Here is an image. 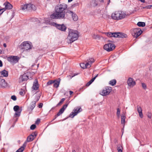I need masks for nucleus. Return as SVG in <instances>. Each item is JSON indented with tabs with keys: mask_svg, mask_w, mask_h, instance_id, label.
<instances>
[{
	"mask_svg": "<svg viewBox=\"0 0 152 152\" xmlns=\"http://www.w3.org/2000/svg\"><path fill=\"white\" fill-rule=\"evenodd\" d=\"M67 7V5L64 3L57 5L55 9L56 13L52 14L50 16V18L52 19H65V10Z\"/></svg>",
	"mask_w": 152,
	"mask_h": 152,
	"instance_id": "nucleus-1",
	"label": "nucleus"
},
{
	"mask_svg": "<svg viewBox=\"0 0 152 152\" xmlns=\"http://www.w3.org/2000/svg\"><path fill=\"white\" fill-rule=\"evenodd\" d=\"M78 37L77 31L69 29L68 35L67 37V41L68 43H71L77 40Z\"/></svg>",
	"mask_w": 152,
	"mask_h": 152,
	"instance_id": "nucleus-2",
	"label": "nucleus"
},
{
	"mask_svg": "<svg viewBox=\"0 0 152 152\" xmlns=\"http://www.w3.org/2000/svg\"><path fill=\"white\" fill-rule=\"evenodd\" d=\"M126 15L125 12L121 11H118L112 13L111 17L114 20H120L124 18Z\"/></svg>",
	"mask_w": 152,
	"mask_h": 152,
	"instance_id": "nucleus-3",
	"label": "nucleus"
},
{
	"mask_svg": "<svg viewBox=\"0 0 152 152\" xmlns=\"http://www.w3.org/2000/svg\"><path fill=\"white\" fill-rule=\"evenodd\" d=\"M94 61L95 60L94 58H90L87 60L86 63H81L80 64V66L83 69H85L87 67L90 68L92 63L94 62Z\"/></svg>",
	"mask_w": 152,
	"mask_h": 152,
	"instance_id": "nucleus-4",
	"label": "nucleus"
},
{
	"mask_svg": "<svg viewBox=\"0 0 152 152\" xmlns=\"http://www.w3.org/2000/svg\"><path fill=\"white\" fill-rule=\"evenodd\" d=\"M19 48L21 49H23L24 50H27L31 48L30 44L28 42H22L19 46Z\"/></svg>",
	"mask_w": 152,
	"mask_h": 152,
	"instance_id": "nucleus-5",
	"label": "nucleus"
},
{
	"mask_svg": "<svg viewBox=\"0 0 152 152\" xmlns=\"http://www.w3.org/2000/svg\"><path fill=\"white\" fill-rule=\"evenodd\" d=\"M73 112H72L69 115V117L73 118L78 113L82 111V109L80 107H75L73 110Z\"/></svg>",
	"mask_w": 152,
	"mask_h": 152,
	"instance_id": "nucleus-6",
	"label": "nucleus"
},
{
	"mask_svg": "<svg viewBox=\"0 0 152 152\" xmlns=\"http://www.w3.org/2000/svg\"><path fill=\"white\" fill-rule=\"evenodd\" d=\"M142 33V31L139 28L134 29L132 31V35L134 37L136 38L138 37Z\"/></svg>",
	"mask_w": 152,
	"mask_h": 152,
	"instance_id": "nucleus-7",
	"label": "nucleus"
},
{
	"mask_svg": "<svg viewBox=\"0 0 152 152\" xmlns=\"http://www.w3.org/2000/svg\"><path fill=\"white\" fill-rule=\"evenodd\" d=\"M104 49L108 52H110L113 50L115 48V45L110 43H109L105 44L104 46Z\"/></svg>",
	"mask_w": 152,
	"mask_h": 152,
	"instance_id": "nucleus-8",
	"label": "nucleus"
},
{
	"mask_svg": "<svg viewBox=\"0 0 152 152\" xmlns=\"http://www.w3.org/2000/svg\"><path fill=\"white\" fill-rule=\"evenodd\" d=\"M113 37L124 38H127V36L126 34L124 33L121 32H113Z\"/></svg>",
	"mask_w": 152,
	"mask_h": 152,
	"instance_id": "nucleus-9",
	"label": "nucleus"
},
{
	"mask_svg": "<svg viewBox=\"0 0 152 152\" xmlns=\"http://www.w3.org/2000/svg\"><path fill=\"white\" fill-rule=\"evenodd\" d=\"M19 58L17 56H11L8 57L7 60L11 63H16L18 62Z\"/></svg>",
	"mask_w": 152,
	"mask_h": 152,
	"instance_id": "nucleus-10",
	"label": "nucleus"
},
{
	"mask_svg": "<svg viewBox=\"0 0 152 152\" xmlns=\"http://www.w3.org/2000/svg\"><path fill=\"white\" fill-rule=\"evenodd\" d=\"M53 25L62 31H65L66 29V27L64 24H59L56 23H54Z\"/></svg>",
	"mask_w": 152,
	"mask_h": 152,
	"instance_id": "nucleus-11",
	"label": "nucleus"
},
{
	"mask_svg": "<svg viewBox=\"0 0 152 152\" xmlns=\"http://www.w3.org/2000/svg\"><path fill=\"white\" fill-rule=\"evenodd\" d=\"M36 102L34 101L31 102L27 107V110L29 112V113H31L33 110L36 106Z\"/></svg>",
	"mask_w": 152,
	"mask_h": 152,
	"instance_id": "nucleus-12",
	"label": "nucleus"
},
{
	"mask_svg": "<svg viewBox=\"0 0 152 152\" xmlns=\"http://www.w3.org/2000/svg\"><path fill=\"white\" fill-rule=\"evenodd\" d=\"M112 90V88L111 87H107L102 90V95L103 96H106L108 95L111 92Z\"/></svg>",
	"mask_w": 152,
	"mask_h": 152,
	"instance_id": "nucleus-13",
	"label": "nucleus"
},
{
	"mask_svg": "<svg viewBox=\"0 0 152 152\" xmlns=\"http://www.w3.org/2000/svg\"><path fill=\"white\" fill-rule=\"evenodd\" d=\"M128 85L130 87H133L136 84L135 82L132 78H129L127 81Z\"/></svg>",
	"mask_w": 152,
	"mask_h": 152,
	"instance_id": "nucleus-14",
	"label": "nucleus"
},
{
	"mask_svg": "<svg viewBox=\"0 0 152 152\" xmlns=\"http://www.w3.org/2000/svg\"><path fill=\"white\" fill-rule=\"evenodd\" d=\"M28 79V77L26 73L21 75L19 78V82H22L24 81L27 80Z\"/></svg>",
	"mask_w": 152,
	"mask_h": 152,
	"instance_id": "nucleus-15",
	"label": "nucleus"
},
{
	"mask_svg": "<svg viewBox=\"0 0 152 152\" xmlns=\"http://www.w3.org/2000/svg\"><path fill=\"white\" fill-rule=\"evenodd\" d=\"M39 84L38 80L37 79H35L33 83L32 88L33 90H37L39 88Z\"/></svg>",
	"mask_w": 152,
	"mask_h": 152,
	"instance_id": "nucleus-16",
	"label": "nucleus"
},
{
	"mask_svg": "<svg viewBox=\"0 0 152 152\" xmlns=\"http://www.w3.org/2000/svg\"><path fill=\"white\" fill-rule=\"evenodd\" d=\"M0 85L3 88H5L7 86V83L5 82L4 79L0 78Z\"/></svg>",
	"mask_w": 152,
	"mask_h": 152,
	"instance_id": "nucleus-17",
	"label": "nucleus"
},
{
	"mask_svg": "<svg viewBox=\"0 0 152 152\" xmlns=\"http://www.w3.org/2000/svg\"><path fill=\"white\" fill-rule=\"evenodd\" d=\"M8 72L5 69L3 70L0 72V77H2H2H7L8 76Z\"/></svg>",
	"mask_w": 152,
	"mask_h": 152,
	"instance_id": "nucleus-18",
	"label": "nucleus"
},
{
	"mask_svg": "<svg viewBox=\"0 0 152 152\" xmlns=\"http://www.w3.org/2000/svg\"><path fill=\"white\" fill-rule=\"evenodd\" d=\"M4 5L6 7V9L8 10L11 9L13 7L12 5L8 2L4 3Z\"/></svg>",
	"mask_w": 152,
	"mask_h": 152,
	"instance_id": "nucleus-19",
	"label": "nucleus"
},
{
	"mask_svg": "<svg viewBox=\"0 0 152 152\" xmlns=\"http://www.w3.org/2000/svg\"><path fill=\"white\" fill-rule=\"evenodd\" d=\"M60 80V79L59 78L58 79L53 80L54 81L53 83H54L53 86L54 87L57 88L59 86Z\"/></svg>",
	"mask_w": 152,
	"mask_h": 152,
	"instance_id": "nucleus-20",
	"label": "nucleus"
},
{
	"mask_svg": "<svg viewBox=\"0 0 152 152\" xmlns=\"http://www.w3.org/2000/svg\"><path fill=\"white\" fill-rule=\"evenodd\" d=\"M137 110L139 113V116L141 118H142L143 117V115L142 113V110L141 107H139L138 106L137 107Z\"/></svg>",
	"mask_w": 152,
	"mask_h": 152,
	"instance_id": "nucleus-21",
	"label": "nucleus"
},
{
	"mask_svg": "<svg viewBox=\"0 0 152 152\" xmlns=\"http://www.w3.org/2000/svg\"><path fill=\"white\" fill-rule=\"evenodd\" d=\"M98 75L97 74L95 77L93 78L91 80L88 82L86 84V86H89L94 81L96 78L98 76Z\"/></svg>",
	"mask_w": 152,
	"mask_h": 152,
	"instance_id": "nucleus-22",
	"label": "nucleus"
},
{
	"mask_svg": "<svg viewBox=\"0 0 152 152\" xmlns=\"http://www.w3.org/2000/svg\"><path fill=\"white\" fill-rule=\"evenodd\" d=\"M28 6L29 7V10H35L36 9L35 6L34 5L31 4H28Z\"/></svg>",
	"mask_w": 152,
	"mask_h": 152,
	"instance_id": "nucleus-23",
	"label": "nucleus"
},
{
	"mask_svg": "<svg viewBox=\"0 0 152 152\" xmlns=\"http://www.w3.org/2000/svg\"><path fill=\"white\" fill-rule=\"evenodd\" d=\"M121 124L124 125L125 123V119L126 118L125 115L124 114H122L121 115Z\"/></svg>",
	"mask_w": 152,
	"mask_h": 152,
	"instance_id": "nucleus-24",
	"label": "nucleus"
},
{
	"mask_svg": "<svg viewBox=\"0 0 152 152\" xmlns=\"http://www.w3.org/2000/svg\"><path fill=\"white\" fill-rule=\"evenodd\" d=\"M117 150L118 152H122L123 147L121 144H118L117 146Z\"/></svg>",
	"mask_w": 152,
	"mask_h": 152,
	"instance_id": "nucleus-25",
	"label": "nucleus"
},
{
	"mask_svg": "<svg viewBox=\"0 0 152 152\" xmlns=\"http://www.w3.org/2000/svg\"><path fill=\"white\" fill-rule=\"evenodd\" d=\"M28 4H25L22 5L21 7V9L23 10H29V7H28Z\"/></svg>",
	"mask_w": 152,
	"mask_h": 152,
	"instance_id": "nucleus-26",
	"label": "nucleus"
},
{
	"mask_svg": "<svg viewBox=\"0 0 152 152\" xmlns=\"http://www.w3.org/2000/svg\"><path fill=\"white\" fill-rule=\"evenodd\" d=\"M73 20L75 21H76L78 19V17L77 15L75 13H73L72 15Z\"/></svg>",
	"mask_w": 152,
	"mask_h": 152,
	"instance_id": "nucleus-27",
	"label": "nucleus"
},
{
	"mask_svg": "<svg viewBox=\"0 0 152 152\" xmlns=\"http://www.w3.org/2000/svg\"><path fill=\"white\" fill-rule=\"evenodd\" d=\"M34 139V138L32 137V135H30L27 137V141L28 142H30L33 141Z\"/></svg>",
	"mask_w": 152,
	"mask_h": 152,
	"instance_id": "nucleus-28",
	"label": "nucleus"
},
{
	"mask_svg": "<svg viewBox=\"0 0 152 152\" xmlns=\"http://www.w3.org/2000/svg\"><path fill=\"white\" fill-rule=\"evenodd\" d=\"M116 83V81L115 79L112 80L110 81L109 83L112 86L115 85Z\"/></svg>",
	"mask_w": 152,
	"mask_h": 152,
	"instance_id": "nucleus-29",
	"label": "nucleus"
},
{
	"mask_svg": "<svg viewBox=\"0 0 152 152\" xmlns=\"http://www.w3.org/2000/svg\"><path fill=\"white\" fill-rule=\"evenodd\" d=\"M137 25L139 27H143L145 26V23L143 22H139Z\"/></svg>",
	"mask_w": 152,
	"mask_h": 152,
	"instance_id": "nucleus-30",
	"label": "nucleus"
},
{
	"mask_svg": "<svg viewBox=\"0 0 152 152\" xmlns=\"http://www.w3.org/2000/svg\"><path fill=\"white\" fill-rule=\"evenodd\" d=\"M21 112V110H19L17 111H15V117L16 116H18L19 117L20 116V113Z\"/></svg>",
	"mask_w": 152,
	"mask_h": 152,
	"instance_id": "nucleus-31",
	"label": "nucleus"
},
{
	"mask_svg": "<svg viewBox=\"0 0 152 152\" xmlns=\"http://www.w3.org/2000/svg\"><path fill=\"white\" fill-rule=\"evenodd\" d=\"M65 100V99L64 98L62 99L56 105V107L60 105Z\"/></svg>",
	"mask_w": 152,
	"mask_h": 152,
	"instance_id": "nucleus-32",
	"label": "nucleus"
},
{
	"mask_svg": "<svg viewBox=\"0 0 152 152\" xmlns=\"http://www.w3.org/2000/svg\"><path fill=\"white\" fill-rule=\"evenodd\" d=\"M105 34L109 37H113V33L109 32L105 33Z\"/></svg>",
	"mask_w": 152,
	"mask_h": 152,
	"instance_id": "nucleus-33",
	"label": "nucleus"
},
{
	"mask_svg": "<svg viewBox=\"0 0 152 152\" xmlns=\"http://www.w3.org/2000/svg\"><path fill=\"white\" fill-rule=\"evenodd\" d=\"M69 102H67L65 104L63 105L62 107L61 108L64 111L65 109L68 106Z\"/></svg>",
	"mask_w": 152,
	"mask_h": 152,
	"instance_id": "nucleus-34",
	"label": "nucleus"
},
{
	"mask_svg": "<svg viewBox=\"0 0 152 152\" xmlns=\"http://www.w3.org/2000/svg\"><path fill=\"white\" fill-rule=\"evenodd\" d=\"M24 148L21 146L20 148L18 149L15 152H22L24 150Z\"/></svg>",
	"mask_w": 152,
	"mask_h": 152,
	"instance_id": "nucleus-35",
	"label": "nucleus"
},
{
	"mask_svg": "<svg viewBox=\"0 0 152 152\" xmlns=\"http://www.w3.org/2000/svg\"><path fill=\"white\" fill-rule=\"evenodd\" d=\"M117 111L116 113V115L117 117L119 118L120 116V111L119 108H118L117 109Z\"/></svg>",
	"mask_w": 152,
	"mask_h": 152,
	"instance_id": "nucleus-36",
	"label": "nucleus"
},
{
	"mask_svg": "<svg viewBox=\"0 0 152 152\" xmlns=\"http://www.w3.org/2000/svg\"><path fill=\"white\" fill-rule=\"evenodd\" d=\"M13 110L14 111H17L20 110L19 109V107L18 105L15 106L13 107Z\"/></svg>",
	"mask_w": 152,
	"mask_h": 152,
	"instance_id": "nucleus-37",
	"label": "nucleus"
},
{
	"mask_svg": "<svg viewBox=\"0 0 152 152\" xmlns=\"http://www.w3.org/2000/svg\"><path fill=\"white\" fill-rule=\"evenodd\" d=\"M92 37L94 39H99L100 38V37L99 35H96L95 34H93L92 35Z\"/></svg>",
	"mask_w": 152,
	"mask_h": 152,
	"instance_id": "nucleus-38",
	"label": "nucleus"
},
{
	"mask_svg": "<svg viewBox=\"0 0 152 152\" xmlns=\"http://www.w3.org/2000/svg\"><path fill=\"white\" fill-rule=\"evenodd\" d=\"M7 9L6 7H5V8L1 9L0 10V15H1L2 13L5 11Z\"/></svg>",
	"mask_w": 152,
	"mask_h": 152,
	"instance_id": "nucleus-39",
	"label": "nucleus"
},
{
	"mask_svg": "<svg viewBox=\"0 0 152 152\" xmlns=\"http://www.w3.org/2000/svg\"><path fill=\"white\" fill-rule=\"evenodd\" d=\"M64 110L61 108L59 110V112L57 113V114H58V115H59L60 116L64 113Z\"/></svg>",
	"mask_w": 152,
	"mask_h": 152,
	"instance_id": "nucleus-40",
	"label": "nucleus"
},
{
	"mask_svg": "<svg viewBox=\"0 0 152 152\" xmlns=\"http://www.w3.org/2000/svg\"><path fill=\"white\" fill-rule=\"evenodd\" d=\"M37 135V133L36 132H33L30 135H32V137L34 138L36 137Z\"/></svg>",
	"mask_w": 152,
	"mask_h": 152,
	"instance_id": "nucleus-41",
	"label": "nucleus"
},
{
	"mask_svg": "<svg viewBox=\"0 0 152 152\" xmlns=\"http://www.w3.org/2000/svg\"><path fill=\"white\" fill-rule=\"evenodd\" d=\"M54 82V81H53V80H50L47 82V86H49V85L52 84V83H53Z\"/></svg>",
	"mask_w": 152,
	"mask_h": 152,
	"instance_id": "nucleus-42",
	"label": "nucleus"
},
{
	"mask_svg": "<svg viewBox=\"0 0 152 152\" xmlns=\"http://www.w3.org/2000/svg\"><path fill=\"white\" fill-rule=\"evenodd\" d=\"M36 127V125L35 124H32L30 126V129L31 130L34 129Z\"/></svg>",
	"mask_w": 152,
	"mask_h": 152,
	"instance_id": "nucleus-43",
	"label": "nucleus"
},
{
	"mask_svg": "<svg viewBox=\"0 0 152 152\" xmlns=\"http://www.w3.org/2000/svg\"><path fill=\"white\" fill-rule=\"evenodd\" d=\"M151 7H152L151 5H149L145 7H143V9H145V8L147 9H150Z\"/></svg>",
	"mask_w": 152,
	"mask_h": 152,
	"instance_id": "nucleus-44",
	"label": "nucleus"
},
{
	"mask_svg": "<svg viewBox=\"0 0 152 152\" xmlns=\"http://www.w3.org/2000/svg\"><path fill=\"white\" fill-rule=\"evenodd\" d=\"M11 99L14 101H15L16 99V97L15 95H12L11 97Z\"/></svg>",
	"mask_w": 152,
	"mask_h": 152,
	"instance_id": "nucleus-45",
	"label": "nucleus"
},
{
	"mask_svg": "<svg viewBox=\"0 0 152 152\" xmlns=\"http://www.w3.org/2000/svg\"><path fill=\"white\" fill-rule=\"evenodd\" d=\"M142 86L143 88L145 89L146 88V86L144 83H142Z\"/></svg>",
	"mask_w": 152,
	"mask_h": 152,
	"instance_id": "nucleus-46",
	"label": "nucleus"
},
{
	"mask_svg": "<svg viewBox=\"0 0 152 152\" xmlns=\"http://www.w3.org/2000/svg\"><path fill=\"white\" fill-rule=\"evenodd\" d=\"M78 74H74V75L72 76H71L70 75H68V76H67V77H70V78L71 79L72 77H74V76H75L76 75H77Z\"/></svg>",
	"mask_w": 152,
	"mask_h": 152,
	"instance_id": "nucleus-47",
	"label": "nucleus"
},
{
	"mask_svg": "<svg viewBox=\"0 0 152 152\" xmlns=\"http://www.w3.org/2000/svg\"><path fill=\"white\" fill-rule=\"evenodd\" d=\"M43 105V104L42 103H40L38 107L39 108H41L42 107Z\"/></svg>",
	"mask_w": 152,
	"mask_h": 152,
	"instance_id": "nucleus-48",
	"label": "nucleus"
},
{
	"mask_svg": "<svg viewBox=\"0 0 152 152\" xmlns=\"http://www.w3.org/2000/svg\"><path fill=\"white\" fill-rule=\"evenodd\" d=\"M67 12L69 14H71L72 15V14L74 13L72 11L69 10H68Z\"/></svg>",
	"mask_w": 152,
	"mask_h": 152,
	"instance_id": "nucleus-49",
	"label": "nucleus"
},
{
	"mask_svg": "<svg viewBox=\"0 0 152 152\" xmlns=\"http://www.w3.org/2000/svg\"><path fill=\"white\" fill-rule=\"evenodd\" d=\"M40 120L38 119L36 121L35 123L36 124H39L40 122Z\"/></svg>",
	"mask_w": 152,
	"mask_h": 152,
	"instance_id": "nucleus-50",
	"label": "nucleus"
},
{
	"mask_svg": "<svg viewBox=\"0 0 152 152\" xmlns=\"http://www.w3.org/2000/svg\"><path fill=\"white\" fill-rule=\"evenodd\" d=\"M3 66V64L1 60H0V67H2Z\"/></svg>",
	"mask_w": 152,
	"mask_h": 152,
	"instance_id": "nucleus-51",
	"label": "nucleus"
},
{
	"mask_svg": "<svg viewBox=\"0 0 152 152\" xmlns=\"http://www.w3.org/2000/svg\"><path fill=\"white\" fill-rule=\"evenodd\" d=\"M148 117L150 118H151V114L149 113V114L148 115Z\"/></svg>",
	"mask_w": 152,
	"mask_h": 152,
	"instance_id": "nucleus-52",
	"label": "nucleus"
},
{
	"mask_svg": "<svg viewBox=\"0 0 152 152\" xmlns=\"http://www.w3.org/2000/svg\"><path fill=\"white\" fill-rule=\"evenodd\" d=\"M59 115H58V114L57 113V114L56 115H55V119H56L58 116H59Z\"/></svg>",
	"mask_w": 152,
	"mask_h": 152,
	"instance_id": "nucleus-53",
	"label": "nucleus"
},
{
	"mask_svg": "<svg viewBox=\"0 0 152 152\" xmlns=\"http://www.w3.org/2000/svg\"><path fill=\"white\" fill-rule=\"evenodd\" d=\"M59 115H58V114L57 113V114L56 115H55V119H56L58 116H59Z\"/></svg>",
	"mask_w": 152,
	"mask_h": 152,
	"instance_id": "nucleus-54",
	"label": "nucleus"
},
{
	"mask_svg": "<svg viewBox=\"0 0 152 152\" xmlns=\"http://www.w3.org/2000/svg\"><path fill=\"white\" fill-rule=\"evenodd\" d=\"M39 98H40L39 97H37V99H36V101H34V102H36V103L37 101H38V100H39Z\"/></svg>",
	"mask_w": 152,
	"mask_h": 152,
	"instance_id": "nucleus-55",
	"label": "nucleus"
},
{
	"mask_svg": "<svg viewBox=\"0 0 152 152\" xmlns=\"http://www.w3.org/2000/svg\"><path fill=\"white\" fill-rule=\"evenodd\" d=\"M19 94L20 95H22L23 94V92L22 91H20L19 92Z\"/></svg>",
	"mask_w": 152,
	"mask_h": 152,
	"instance_id": "nucleus-56",
	"label": "nucleus"
},
{
	"mask_svg": "<svg viewBox=\"0 0 152 152\" xmlns=\"http://www.w3.org/2000/svg\"><path fill=\"white\" fill-rule=\"evenodd\" d=\"M69 94H70V95H72L73 93V91H69Z\"/></svg>",
	"mask_w": 152,
	"mask_h": 152,
	"instance_id": "nucleus-57",
	"label": "nucleus"
},
{
	"mask_svg": "<svg viewBox=\"0 0 152 152\" xmlns=\"http://www.w3.org/2000/svg\"><path fill=\"white\" fill-rule=\"evenodd\" d=\"M139 1H140L144 3L145 2V0H139Z\"/></svg>",
	"mask_w": 152,
	"mask_h": 152,
	"instance_id": "nucleus-58",
	"label": "nucleus"
},
{
	"mask_svg": "<svg viewBox=\"0 0 152 152\" xmlns=\"http://www.w3.org/2000/svg\"><path fill=\"white\" fill-rule=\"evenodd\" d=\"M3 46H4V47L5 48H6L7 47V45L6 43H4L3 44Z\"/></svg>",
	"mask_w": 152,
	"mask_h": 152,
	"instance_id": "nucleus-59",
	"label": "nucleus"
},
{
	"mask_svg": "<svg viewBox=\"0 0 152 152\" xmlns=\"http://www.w3.org/2000/svg\"><path fill=\"white\" fill-rule=\"evenodd\" d=\"M110 2V0H109V1H108L107 3V4L108 5L109 4Z\"/></svg>",
	"mask_w": 152,
	"mask_h": 152,
	"instance_id": "nucleus-60",
	"label": "nucleus"
},
{
	"mask_svg": "<svg viewBox=\"0 0 152 152\" xmlns=\"http://www.w3.org/2000/svg\"><path fill=\"white\" fill-rule=\"evenodd\" d=\"M99 1L101 2H104V0H99Z\"/></svg>",
	"mask_w": 152,
	"mask_h": 152,
	"instance_id": "nucleus-61",
	"label": "nucleus"
},
{
	"mask_svg": "<svg viewBox=\"0 0 152 152\" xmlns=\"http://www.w3.org/2000/svg\"><path fill=\"white\" fill-rule=\"evenodd\" d=\"M73 0H68V2H71V1H72Z\"/></svg>",
	"mask_w": 152,
	"mask_h": 152,
	"instance_id": "nucleus-62",
	"label": "nucleus"
},
{
	"mask_svg": "<svg viewBox=\"0 0 152 152\" xmlns=\"http://www.w3.org/2000/svg\"><path fill=\"white\" fill-rule=\"evenodd\" d=\"M72 152H76L75 150H73L72 151Z\"/></svg>",
	"mask_w": 152,
	"mask_h": 152,
	"instance_id": "nucleus-63",
	"label": "nucleus"
},
{
	"mask_svg": "<svg viewBox=\"0 0 152 152\" xmlns=\"http://www.w3.org/2000/svg\"><path fill=\"white\" fill-rule=\"evenodd\" d=\"M12 16H13V17H12V18H13L14 16V15L13 14H12Z\"/></svg>",
	"mask_w": 152,
	"mask_h": 152,
	"instance_id": "nucleus-64",
	"label": "nucleus"
}]
</instances>
